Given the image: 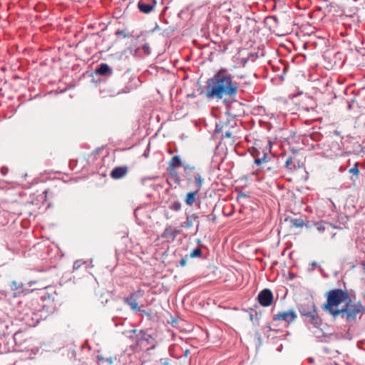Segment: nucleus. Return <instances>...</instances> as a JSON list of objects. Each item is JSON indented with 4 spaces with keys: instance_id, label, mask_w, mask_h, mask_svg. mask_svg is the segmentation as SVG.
<instances>
[{
    "instance_id": "f257e3e1",
    "label": "nucleus",
    "mask_w": 365,
    "mask_h": 365,
    "mask_svg": "<svg viewBox=\"0 0 365 365\" xmlns=\"http://www.w3.org/2000/svg\"><path fill=\"white\" fill-rule=\"evenodd\" d=\"M226 69L221 68L206 82V96L209 98L222 99L224 96H235L237 93V85L232 76L226 74Z\"/></svg>"
},
{
    "instance_id": "f03ea898",
    "label": "nucleus",
    "mask_w": 365,
    "mask_h": 365,
    "mask_svg": "<svg viewBox=\"0 0 365 365\" xmlns=\"http://www.w3.org/2000/svg\"><path fill=\"white\" fill-rule=\"evenodd\" d=\"M325 297H327V302L322 306V309L333 317H337L338 314H336L335 312L340 311L339 309H337V307L349 298L347 292L341 289H334L327 292Z\"/></svg>"
},
{
    "instance_id": "7ed1b4c3",
    "label": "nucleus",
    "mask_w": 365,
    "mask_h": 365,
    "mask_svg": "<svg viewBox=\"0 0 365 365\" xmlns=\"http://www.w3.org/2000/svg\"><path fill=\"white\" fill-rule=\"evenodd\" d=\"M364 310V307L359 302H355L349 301L340 309V311H336L335 314L344 319L347 322H355L356 316L362 313Z\"/></svg>"
},
{
    "instance_id": "20e7f679",
    "label": "nucleus",
    "mask_w": 365,
    "mask_h": 365,
    "mask_svg": "<svg viewBox=\"0 0 365 365\" xmlns=\"http://www.w3.org/2000/svg\"><path fill=\"white\" fill-rule=\"evenodd\" d=\"M314 226L316 228L318 234L324 238L327 237L328 235H331V237L334 238L336 235V232H334V230L336 229H338L332 224L322 220L315 222L314 224Z\"/></svg>"
},
{
    "instance_id": "39448f33",
    "label": "nucleus",
    "mask_w": 365,
    "mask_h": 365,
    "mask_svg": "<svg viewBox=\"0 0 365 365\" xmlns=\"http://www.w3.org/2000/svg\"><path fill=\"white\" fill-rule=\"evenodd\" d=\"M9 287L11 292H13L14 297H20L21 296L27 295L34 291V289H29L25 287V284L18 280H13Z\"/></svg>"
},
{
    "instance_id": "423d86ee",
    "label": "nucleus",
    "mask_w": 365,
    "mask_h": 365,
    "mask_svg": "<svg viewBox=\"0 0 365 365\" xmlns=\"http://www.w3.org/2000/svg\"><path fill=\"white\" fill-rule=\"evenodd\" d=\"M193 177H194L196 185L197 187V190H195L194 192H190L186 195L185 201V203L190 206L192 205L193 203L195 202V197L198 194V192L202 185V182H203V179H202L201 175L200 174V173H198V172L195 173V175H193Z\"/></svg>"
},
{
    "instance_id": "0eeeda50",
    "label": "nucleus",
    "mask_w": 365,
    "mask_h": 365,
    "mask_svg": "<svg viewBox=\"0 0 365 365\" xmlns=\"http://www.w3.org/2000/svg\"><path fill=\"white\" fill-rule=\"evenodd\" d=\"M297 317L296 312L292 309H289L287 311L280 312L274 314L273 316V320L284 321L287 324V325H289L296 320Z\"/></svg>"
},
{
    "instance_id": "6e6552de",
    "label": "nucleus",
    "mask_w": 365,
    "mask_h": 365,
    "mask_svg": "<svg viewBox=\"0 0 365 365\" xmlns=\"http://www.w3.org/2000/svg\"><path fill=\"white\" fill-rule=\"evenodd\" d=\"M258 302L262 307H269L272 305L274 296L272 291L269 289H264L257 296Z\"/></svg>"
},
{
    "instance_id": "1a4fd4ad",
    "label": "nucleus",
    "mask_w": 365,
    "mask_h": 365,
    "mask_svg": "<svg viewBox=\"0 0 365 365\" xmlns=\"http://www.w3.org/2000/svg\"><path fill=\"white\" fill-rule=\"evenodd\" d=\"M143 296V291L139 289L135 292L131 294L128 297L125 299V302L128 304L130 309L133 311H140V308L137 302V299Z\"/></svg>"
},
{
    "instance_id": "9d476101",
    "label": "nucleus",
    "mask_w": 365,
    "mask_h": 365,
    "mask_svg": "<svg viewBox=\"0 0 365 365\" xmlns=\"http://www.w3.org/2000/svg\"><path fill=\"white\" fill-rule=\"evenodd\" d=\"M316 306L314 302L311 300H307L304 303L301 304L299 307V311L302 316L307 317L311 313H314L316 311Z\"/></svg>"
},
{
    "instance_id": "9b49d317",
    "label": "nucleus",
    "mask_w": 365,
    "mask_h": 365,
    "mask_svg": "<svg viewBox=\"0 0 365 365\" xmlns=\"http://www.w3.org/2000/svg\"><path fill=\"white\" fill-rule=\"evenodd\" d=\"M180 231L172 225H168L163 232L161 235V237L163 239H166L167 240L173 241L175 237L180 235Z\"/></svg>"
},
{
    "instance_id": "f8f14e48",
    "label": "nucleus",
    "mask_w": 365,
    "mask_h": 365,
    "mask_svg": "<svg viewBox=\"0 0 365 365\" xmlns=\"http://www.w3.org/2000/svg\"><path fill=\"white\" fill-rule=\"evenodd\" d=\"M128 170V167L125 165L115 167L112 170L110 175L113 179H120L127 175Z\"/></svg>"
},
{
    "instance_id": "ddd939ff",
    "label": "nucleus",
    "mask_w": 365,
    "mask_h": 365,
    "mask_svg": "<svg viewBox=\"0 0 365 365\" xmlns=\"http://www.w3.org/2000/svg\"><path fill=\"white\" fill-rule=\"evenodd\" d=\"M182 165V161L180 156L175 155L168 162V170L171 175H173L176 173V169Z\"/></svg>"
},
{
    "instance_id": "4468645a",
    "label": "nucleus",
    "mask_w": 365,
    "mask_h": 365,
    "mask_svg": "<svg viewBox=\"0 0 365 365\" xmlns=\"http://www.w3.org/2000/svg\"><path fill=\"white\" fill-rule=\"evenodd\" d=\"M305 317L307 319V321L316 328H318L322 324V319L318 315L317 310Z\"/></svg>"
},
{
    "instance_id": "2eb2a0df",
    "label": "nucleus",
    "mask_w": 365,
    "mask_h": 365,
    "mask_svg": "<svg viewBox=\"0 0 365 365\" xmlns=\"http://www.w3.org/2000/svg\"><path fill=\"white\" fill-rule=\"evenodd\" d=\"M198 217L195 214L187 216L186 220L181 224V227L186 229L191 228L193 225L194 221Z\"/></svg>"
},
{
    "instance_id": "dca6fc26",
    "label": "nucleus",
    "mask_w": 365,
    "mask_h": 365,
    "mask_svg": "<svg viewBox=\"0 0 365 365\" xmlns=\"http://www.w3.org/2000/svg\"><path fill=\"white\" fill-rule=\"evenodd\" d=\"M96 73L101 76L111 74L112 70L107 63H101L96 69Z\"/></svg>"
},
{
    "instance_id": "f3484780",
    "label": "nucleus",
    "mask_w": 365,
    "mask_h": 365,
    "mask_svg": "<svg viewBox=\"0 0 365 365\" xmlns=\"http://www.w3.org/2000/svg\"><path fill=\"white\" fill-rule=\"evenodd\" d=\"M182 167L185 175L188 177L187 180L191 181V172L195 170V167L189 165H183Z\"/></svg>"
},
{
    "instance_id": "a211bd4d",
    "label": "nucleus",
    "mask_w": 365,
    "mask_h": 365,
    "mask_svg": "<svg viewBox=\"0 0 365 365\" xmlns=\"http://www.w3.org/2000/svg\"><path fill=\"white\" fill-rule=\"evenodd\" d=\"M292 226L297 228L302 227L304 225V221L301 218H295L291 220Z\"/></svg>"
},
{
    "instance_id": "6ab92c4d",
    "label": "nucleus",
    "mask_w": 365,
    "mask_h": 365,
    "mask_svg": "<svg viewBox=\"0 0 365 365\" xmlns=\"http://www.w3.org/2000/svg\"><path fill=\"white\" fill-rule=\"evenodd\" d=\"M202 255V251L200 248H196L193 250L190 253L189 257L190 258L199 257Z\"/></svg>"
},
{
    "instance_id": "aec40b11",
    "label": "nucleus",
    "mask_w": 365,
    "mask_h": 365,
    "mask_svg": "<svg viewBox=\"0 0 365 365\" xmlns=\"http://www.w3.org/2000/svg\"><path fill=\"white\" fill-rule=\"evenodd\" d=\"M227 126L226 123H220V124H217L215 127V132L216 133H222L225 129V128Z\"/></svg>"
},
{
    "instance_id": "412c9836",
    "label": "nucleus",
    "mask_w": 365,
    "mask_h": 365,
    "mask_svg": "<svg viewBox=\"0 0 365 365\" xmlns=\"http://www.w3.org/2000/svg\"><path fill=\"white\" fill-rule=\"evenodd\" d=\"M170 209L173 211H179L181 209V203L179 201L173 202L170 205Z\"/></svg>"
},
{
    "instance_id": "4be33fe9",
    "label": "nucleus",
    "mask_w": 365,
    "mask_h": 365,
    "mask_svg": "<svg viewBox=\"0 0 365 365\" xmlns=\"http://www.w3.org/2000/svg\"><path fill=\"white\" fill-rule=\"evenodd\" d=\"M116 36L122 37L123 38H128L130 36L124 30H117L115 33Z\"/></svg>"
},
{
    "instance_id": "5701e85b",
    "label": "nucleus",
    "mask_w": 365,
    "mask_h": 365,
    "mask_svg": "<svg viewBox=\"0 0 365 365\" xmlns=\"http://www.w3.org/2000/svg\"><path fill=\"white\" fill-rule=\"evenodd\" d=\"M349 173L353 174V175H356V176L359 175V170L358 168V164L357 163H356L354 165V166L349 170Z\"/></svg>"
},
{
    "instance_id": "b1692460",
    "label": "nucleus",
    "mask_w": 365,
    "mask_h": 365,
    "mask_svg": "<svg viewBox=\"0 0 365 365\" xmlns=\"http://www.w3.org/2000/svg\"><path fill=\"white\" fill-rule=\"evenodd\" d=\"M266 158H267V156L266 155L264 154L263 158H256L255 160V163L257 164V165H260L262 162H267L266 160Z\"/></svg>"
},
{
    "instance_id": "393cba45",
    "label": "nucleus",
    "mask_w": 365,
    "mask_h": 365,
    "mask_svg": "<svg viewBox=\"0 0 365 365\" xmlns=\"http://www.w3.org/2000/svg\"><path fill=\"white\" fill-rule=\"evenodd\" d=\"M143 50L146 55L150 54V48L148 43H145L143 46Z\"/></svg>"
},
{
    "instance_id": "a878e982",
    "label": "nucleus",
    "mask_w": 365,
    "mask_h": 365,
    "mask_svg": "<svg viewBox=\"0 0 365 365\" xmlns=\"http://www.w3.org/2000/svg\"><path fill=\"white\" fill-rule=\"evenodd\" d=\"M232 135V132L229 130H225V134L223 135V137L224 138H231Z\"/></svg>"
},
{
    "instance_id": "bb28decb",
    "label": "nucleus",
    "mask_w": 365,
    "mask_h": 365,
    "mask_svg": "<svg viewBox=\"0 0 365 365\" xmlns=\"http://www.w3.org/2000/svg\"><path fill=\"white\" fill-rule=\"evenodd\" d=\"M292 164V158L289 157L286 160V166L288 168L292 169V167H291Z\"/></svg>"
},
{
    "instance_id": "cd10ccee",
    "label": "nucleus",
    "mask_w": 365,
    "mask_h": 365,
    "mask_svg": "<svg viewBox=\"0 0 365 365\" xmlns=\"http://www.w3.org/2000/svg\"><path fill=\"white\" fill-rule=\"evenodd\" d=\"M160 365H170L168 359H161L160 360Z\"/></svg>"
},
{
    "instance_id": "c85d7f7f",
    "label": "nucleus",
    "mask_w": 365,
    "mask_h": 365,
    "mask_svg": "<svg viewBox=\"0 0 365 365\" xmlns=\"http://www.w3.org/2000/svg\"><path fill=\"white\" fill-rule=\"evenodd\" d=\"M207 217L208 220L212 221L213 222H215L216 220V216L213 214H210V215H207Z\"/></svg>"
},
{
    "instance_id": "c756f323",
    "label": "nucleus",
    "mask_w": 365,
    "mask_h": 365,
    "mask_svg": "<svg viewBox=\"0 0 365 365\" xmlns=\"http://www.w3.org/2000/svg\"><path fill=\"white\" fill-rule=\"evenodd\" d=\"M187 263V257H185V258H182L180 262H179V264L181 267H184L185 266Z\"/></svg>"
},
{
    "instance_id": "7c9ffc66",
    "label": "nucleus",
    "mask_w": 365,
    "mask_h": 365,
    "mask_svg": "<svg viewBox=\"0 0 365 365\" xmlns=\"http://www.w3.org/2000/svg\"><path fill=\"white\" fill-rule=\"evenodd\" d=\"M106 361H108V364H112L113 363V359L112 357L106 359Z\"/></svg>"
},
{
    "instance_id": "2f4dec72",
    "label": "nucleus",
    "mask_w": 365,
    "mask_h": 365,
    "mask_svg": "<svg viewBox=\"0 0 365 365\" xmlns=\"http://www.w3.org/2000/svg\"><path fill=\"white\" fill-rule=\"evenodd\" d=\"M34 284H36V281H32L31 280V281H29L28 282V284H29V287H32Z\"/></svg>"
},
{
    "instance_id": "473e14b6",
    "label": "nucleus",
    "mask_w": 365,
    "mask_h": 365,
    "mask_svg": "<svg viewBox=\"0 0 365 365\" xmlns=\"http://www.w3.org/2000/svg\"><path fill=\"white\" fill-rule=\"evenodd\" d=\"M48 287L47 285H43L41 286V289H46ZM38 289H40V288H38Z\"/></svg>"
},
{
    "instance_id": "72a5a7b5",
    "label": "nucleus",
    "mask_w": 365,
    "mask_h": 365,
    "mask_svg": "<svg viewBox=\"0 0 365 365\" xmlns=\"http://www.w3.org/2000/svg\"><path fill=\"white\" fill-rule=\"evenodd\" d=\"M48 190H45L43 192L45 193V195H46L48 193Z\"/></svg>"
},
{
    "instance_id": "f704fd0d",
    "label": "nucleus",
    "mask_w": 365,
    "mask_h": 365,
    "mask_svg": "<svg viewBox=\"0 0 365 365\" xmlns=\"http://www.w3.org/2000/svg\"><path fill=\"white\" fill-rule=\"evenodd\" d=\"M76 264V263H75V264H73V267H78V264Z\"/></svg>"
},
{
    "instance_id": "c9c22d12",
    "label": "nucleus",
    "mask_w": 365,
    "mask_h": 365,
    "mask_svg": "<svg viewBox=\"0 0 365 365\" xmlns=\"http://www.w3.org/2000/svg\"><path fill=\"white\" fill-rule=\"evenodd\" d=\"M76 264V263H75V264H73V267H78V264Z\"/></svg>"
}]
</instances>
